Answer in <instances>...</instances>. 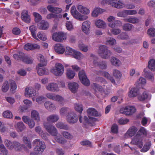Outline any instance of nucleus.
<instances>
[{"label":"nucleus","instance_id":"obj_1","mask_svg":"<svg viewBox=\"0 0 155 155\" xmlns=\"http://www.w3.org/2000/svg\"><path fill=\"white\" fill-rule=\"evenodd\" d=\"M44 128L51 135L55 136L56 141L62 144H64L67 142V140L60 134H58L56 128L53 125H51L47 122H45L44 124Z\"/></svg>","mask_w":155,"mask_h":155},{"label":"nucleus","instance_id":"obj_2","mask_svg":"<svg viewBox=\"0 0 155 155\" xmlns=\"http://www.w3.org/2000/svg\"><path fill=\"white\" fill-rule=\"evenodd\" d=\"M32 143L36 145V146L34 148V154L38 155L41 154L45 148V143L38 139L34 140Z\"/></svg>","mask_w":155,"mask_h":155},{"label":"nucleus","instance_id":"obj_3","mask_svg":"<svg viewBox=\"0 0 155 155\" xmlns=\"http://www.w3.org/2000/svg\"><path fill=\"white\" fill-rule=\"evenodd\" d=\"M98 53L101 58L107 59L112 54V52L108 49V47L104 45H101L99 47Z\"/></svg>","mask_w":155,"mask_h":155},{"label":"nucleus","instance_id":"obj_4","mask_svg":"<svg viewBox=\"0 0 155 155\" xmlns=\"http://www.w3.org/2000/svg\"><path fill=\"white\" fill-rule=\"evenodd\" d=\"M71 12L72 15L76 19L80 21H83L87 20L88 16L86 15H82L76 9L74 5L72 6L71 8Z\"/></svg>","mask_w":155,"mask_h":155},{"label":"nucleus","instance_id":"obj_5","mask_svg":"<svg viewBox=\"0 0 155 155\" xmlns=\"http://www.w3.org/2000/svg\"><path fill=\"white\" fill-rule=\"evenodd\" d=\"M102 3L103 5H110L113 7L117 8H122L124 6V3L120 0H103Z\"/></svg>","mask_w":155,"mask_h":155},{"label":"nucleus","instance_id":"obj_6","mask_svg":"<svg viewBox=\"0 0 155 155\" xmlns=\"http://www.w3.org/2000/svg\"><path fill=\"white\" fill-rule=\"evenodd\" d=\"M64 68L60 63H56L54 68L51 70V72L57 76H61L64 73Z\"/></svg>","mask_w":155,"mask_h":155},{"label":"nucleus","instance_id":"obj_7","mask_svg":"<svg viewBox=\"0 0 155 155\" xmlns=\"http://www.w3.org/2000/svg\"><path fill=\"white\" fill-rule=\"evenodd\" d=\"M67 34L62 32H59L53 34L52 39L57 42H61L66 39Z\"/></svg>","mask_w":155,"mask_h":155},{"label":"nucleus","instance_id":"obj_8","mask_svg":"<svg viewBox=\"0 0 155 155\" xmlns=\"http://www.w3.org/2000/svg\"><path fill=\"white\" fill-rule=\"evenodd\" d=\"M136 111L135 107L133 106H127L121 108L120 110L121 113L129 115L132 114Z\"/></svg>","mask_w":155,"mask_h":155},{"label":"nucleus","instance_id":"obj_9","mask_svg":"<svg viewBox=\"0 0 155 155\" xmlns=\"http://www.w3.org/2000/svg\"><path fill=\"white\" fill-rule=\"evenodd\" d=\"M78 76L80 81L83 84L86 86L90 85V81L84 71L82 70L80 71L78 73Z\"/></svg>","mask_w":155,"mask_h":155},{"label":"nucleus","instance_id":"obj_10","mask_svg":"<svg viewBox=\"0 0 155 155\" xmlns=\"http://www.w3.org/2000/svg\"><path fill=\"white\" fill-rule=\"evenodd\" d=\"M130 143L137 145L138 147L141 148L143 145V138L136 135L132 138Z\"/></svg>","mask_w":155,"mask_h":155},{"label":"nucleus","instance_id":"obj_11","mask_svg":"<svg viewBox=\"0 0 155 155\" xmlns=\"http://www.w3.org/2000/svg\"><path fill=\"white\" fill-rule=\"evenodd\" d=\"M91 22L88 20L85 21L82 24L81 31L86 35H88L90 32Z\"/></svg>","mask_w":155,"mask_h":155},{"label":"nucleus","instance_id":"obj_12","mask_svg":"<svg viewBox=\"0 0 155 155\" xmlns=\"http://www.w3.org/2000/svg\"><path fill=\"white\" fill-rule=\"evenodd\" d=\"M67 120L69 123L74 124L77 121L78 117L74 112H71L67 116Z\"/></svg>","mask_w":155,"mask_h":155},{"label":"nucleus","instance_id":"obj_13","mask_svg":"<svg viewBox=\"0 0 155 155\" xmlns=\"http://www.w3.org/2000/svg\"><path fill=\"white\" fill-rule=\"evenodd\" d=\"M47 90L50 91L58 92L59 91L58 84L52 82L49 83L46 87Z\"/></svg>","mask_w":155,"mask_h":155},{"label":"nucleus","instance_id":"obj_14","mask_svg":"<svg viewBox=\"0 0 155 155\" xmlns=\"http://www.w3.org/2000/svg\"><path fill=\"white\" fill-rule=\"evenodd\" d=\"M36 94V91L32 87H28L25 88L24 95L26 97H30L35 96Z\"/></svg>","mask_w":155,"mask_h":155},{"label":"nucleus","instance_id":"obj_15","mask_svg":"<svg viewBox=\"0 0 155 155\" xmlns=\"http://www.w3.org/2000/svg\"><path fill=\"white\" fill-rule=\"evenodd\" d=\"M95 55L91 54L90 59H93V63L95 66H98L101 69H105L107 68L106 63L105 61H102L98 63L97 61L94 59Z\"/></svg>","mask_w":155,"mask_h":155},{"label":"nucleus","instance_id":"obj_16","mask_svg":"<svg viewBox=\"0 0 155 155\" xmlns=\"http://www.w3.org/2000/svg\"><path fill=\"white\" fill-rule=\"evenodd\" d=\"M104 87H103L95 83L93 84V87L95 90L103 93L102 94H104V96H105L109 94V91L107 90L105 91V85H104Z\"/></svg>","mask_w":155,"mask_h":155},{"label":"nucleus","instance_id":"obj_17","mask_svg":"<svg viewBox=\"0 0 155 155\" xmlns=\"http://www.w3.org/2000/svg\"><path fill=\"white\" fill-rule=\"evenodd\" d=\"M68 85L70 90L73 93H75L77 91L79 87L78 84L74 82H69Z\"/></svg>","mask_w":155,"mask_h":155},{"label":"nucleus","instance_id":"obj_18","mask_svg":"<svg viewBox=\"0 0 155 155\" xmlns=\"http://www.w3.org/2000/svg\"><path fill=\"white\" fill-rule=\"evenodd\" d=\"M137 130V128L134 126L130 127L125 134V137L128 138V137H131L134 136L136 134Z\"/></svg>","mask_w":155,"mask_h":155},{"label":"nucleus","instance_id":"obj_19","mask_svg":"<svg viewBox=\"0 0 155 155\" xmlns=\"http://www.w3.org/2000/svg\"><path fill=\"white\" fill-rule=\"evenodd\" d=\"M139 90L137 87L132 88L128 93V96L130 98H134L139 94Z\"/></svg>","mask_w":155,"mask_h":155},{"label":"nucleus","instance_id":"obj_20","mask_svg":"<svg viewBox=\"0 0 155 155\" xmlns=\"http://www.w3.org/2000/svg\"><path fill=\"white\" fill-rule=\"evenodd\" d=\"M87 112L89 118L90 119H93L91 117V116L98 117L101 116V114L98 113L95 109L93 108L88 109Z\"/></svg>","mask_w":155,"mask_h":155},{"label":"nucleus","instance_id":"obj_21","mask_svg":"<svg viewBox=\"0 0 155 155\" xmlns=\"http://www.w3.org/2000/svg\"><path fill=\"white\" fill-rule=\"evenodd\" d=\"M54 50L57 53L62 54L64 52L65 48L62 45L58 43L54 45Z\"/></svg>","mask_w":155,"mask_h":155},{"label":"nucleus","instance_id":"obj_22","mask_svg":"<svg viewBox=\"0 0 155 155\" xmlns=\"http://www.w3.org/2000/svg\"><path fill=\"white\" fill-rule=\"evenodd\" d=\"M49 23L47 21L43 20L41 21L38 25V28L41 30H46L49 27Z\"/></svg>","mask_w":155,"mask_h":155},{"label":"nucleus","instance_id":"obj_23","mask_svg":"<svg viewBox=\"0 0 155 155\" xmlns=\"http://www.w3.org/2000/svg\"><path fill=\"white\" fill-rule=\"evenodd\" d=\"M59 119V116L56 114H52L48 116L47 118V120L48 122L47 123H48L50 125L51 124H50L49 122L54 123L58 121ZM45 122H44L43 124Z\"/></svg>","mask_w":155,"mask_h":155},{"label":"nucleus","instance_id":"obj_24","mask_svg":"<svg viewBox=\"0 0 155 155\" xmlns=\"http://www.w3.org/2000/svg\"><path fill=\"white\" fill-rule=\"evenodd\" d=\"M77 8L78 11L83 14L87 15L90 13V10L86 7L82 5H78L77 6Z\"/></svg>","mask_w":155,"mask_h":155},{"label":"nucleus","instance_id":"obj_25","mask_svg":"<svg viewBox=\"0 0 155 155\" xmlns=\"http://www.w3.org/2000/svg\"><path fill=\"white\" fill-rule=\"evenodd\" d=\"M45 108L50 111L52 112L56 109L55 104L50 101H47L44 104Z\"/></svg>","mask_w":155,"mask_h":155},{"label":"nucleus","instance_id":"obj_26","mask_svg":"<svg viewBox=\"0 0 155 155\" xmlns=\"http://www.w3.org/2000/svg\"><path fill=\"white\" fill-rule=\"evenodd\" d=\"M97 74L100 75H102L105 77L107 78V79L109 80L112 83L114 84L115 83V81L113 78L111 77L109 73L106 72H103L101 71H97L96 72Z\"/></svg>","mask_w":155,"mask_h":155},{"label":"nucleus","instance_id":"obj_27","mask_svg":"<svg viewBox=\"0 0 155 155\" xmlns=\"http://www.w3.org/2000/svg\"><path fill=\"white\" fill-rule=\"evenodd\" d=\"M40 46L37 44H32L27 43L24 46V49L26 50H32L35 49L40 48Z\"/></svg>","mask_w":155,"mask_h":155},{"label":"nucleus","instance_id":"obj_28","mask_svg":"<svg viewBox=\"0 0 155 155\" xmlns=\"http://www.w3.org/2000/svg\"><path fill=\"white\" fill-rule=\"evenodd\" d=\"M21 18L22 20L27 23H29L30 21V16L28 14V11L27 10H23L21 13Z\"/></svg>","mask_w":155,"mask_h":155},{"label":"nucleus","instance_id":"obj_29","mask_svg":"<svg viewBox=\"0 0 155 155\" xmlns=\"http://www.w3.org/2000/svg\"><path fill=\"white\" fill-rule=\"evenodd\" d=\"M20 56H21V60L24 62L28 64H31L33 62V59L29 57L28 56L25 55L24 53H21L20 54Z\"/></svg>","mask_w":155,"mask_h":155},{"label":"nucleus","instance_id":"obj_30","mask_svg":"<svg viewBox=\"0 0 155 155\" xmlns=\"http://www.w3.org/2000/svg\"><path fill=\"white\" fill-rule=\"evenodd\" d=\"M146 83V79L144 78L140 77L137 81L135 85L138 87L143 88Z\"/></svg>","mask_w":155,"mask_h":155},{"label":"nucleus","instance_id":"obj_31","mask_svg":"<svg viewBox=\"0 0 155 155\" xmlns=\"http://www.w3.org/2000/svg\"><path fill=\"white\" fill-rule=\"evenodd\" d=\"M13 143L14 144V148L16 151H21L25 147V145L24 144H21L17 141H14Z\"/></svg>","mask_w":155,"mask_h":155},{"label":"nucleus","instance_id":"obj_32","mask_svg":"<svg viewBox=\"0 0 155 155\" xmlns=\"http://www.w3.org/2000/svg\"><path fill=\"white\" fill-rule=\"evenodd\" d=\"M15 127L17 131L21 132L25 129L26 127L23 122L21 121L17 123Z\"/></svg>","mask_w":155,"mask_h":155},{"label":"nucleus","instance_id":"obj_33","mask_svg":"<svg viewBox=\"0 0 155 155\" xmlns=\"http://www.w3.org/2000/svg\"><path fill=\"white\" fill-rule=\"evenodd\" d=\"M148 133V131L144 127H141L137 132L136 135L143 138V137L146 136Z\"/></svg>","mask_w":155,"mask_h":155},{"label":"nucleus","instance_id":"obj_34","mask_svg":"<svg viewBox=\"0 0 155 155\" xmlns=\"http://www.w3.org/2000/svg\"><path fill=\"white\" fill-rule=\"evenodd\" d=\"M42 67H39L38 65L37 67V73L40 76L44 74H46L48 73V70L45 68H42Z\"/></svg>","mask_w":155,"mask_h":155},{"label":"nucleus","instance_id":"obj_35","mask_svg":"<svg viewBox=\"0 0 155 155\" xmlns=\"http://www.w3.org/2000/svg\"><path fill=\"white\" fill-rule=\"evenodd\" d=\"M151 95L146 91L144 92L142 94L138 97V99L140 101H143L146 99L150 100L151 98Z\"/></svg>","mask_w":155,"mask_h":155},{"label":"nucleus","instance_id":"obj_36","mask_svg":"<svg viewBox=\"0 0 155 155\" xmlns=\"http://www.w3.org/2000/svg\"><path fill=\"white\" fill-rule=\"evenodd\" d=\"M31 117L38 122L40 121V117L39 113L36 110H33L31 111Z\"/></svg>","mask_w":155,"mask_h":155},{"label":"nucleus","instance_id":"obj_37","mask_svg":"<svg viewBox=\"0 0 155 155\" xmlns=\"http://www.w3.org/2000/svg\"><path fill=\"white\" fill-rule=\"evenodd\" d=\"M66 74L67 78L69 79H73L75 75V73L71 69L68 68L67 69Z\"/></svg>","mask_w":155,"mask_h":155},{"label":"nucleus","instance_id":"obj_38","mask_svg":"<svg viewBox=\"0 0 155 155\" xmlns=\"http://www.w3.org/2000/svg\"><path fill=\"white\" fill-rule=\"evenodd\" d=\"M36 132L38 133L44 139H46V135L44 133L41 129V127L39 126H37L35 128Z\"/></svg>","mask_w":155,"mask_h":155},{"label":"nucleus","instance_id":"obj_39","mask_svg":"<svg viewBox=\"0 0 155 155\" xmlns=\"http://www.w3.org/2000/svg\"><path fill=\"white\" fill-rule=\"evenodd\" d=\"M95 24L96 26L98 28H104L106 26V24L105 22L101 19H98L96 21Z\"/></svg>","mask_w":155,"mask_h":155},{"label":"nucleus","instance_id":"obj_40","mask_svg":"<svg viewBox=\"0 0 155 155\" xmlns=\"http://www.w3.org/2000/svg\"><path fill=\"white\" fill-rule=\"evenodd\" d=\"M110 61L113 65L116 66H119L121 64V61L117 58L114 57H112Z\"/></svg>","mask_w":155,"mask_h":155},{"label":"nucleus","instance_id":"obj_41","mask_svg":"<svg viewBox=\"0 0 155 155\" xmlns=\"http://www.w3.org/2000/svg\"><path fill=\"white\" fill-rule=\"evenodd\" d=\"M38 59L40 62L38 65L39 67H43L46 66L47 62L45 61L44 56L41 54H39L38 56Z\"/></svg>","mask_w":155,"mask_h":155},{"label":"nucleus","instance_id":"obj_42","mask_svg":"<svg viewBox=\"0 0 155 155\" xmlns=\"http://www.w3.org/2000/svg\"><path fill=\"white\" fill-rule=\"evenodd\" d=\"M124 20L125 22L133 24L138 23L139 22V20L138 18L133 17H130L125 18L124 19Z\"/></svg>","mask_w":155,"mask_h":155},{"label":"nucleus","instance_id":"obj_43","mask_svg":"<svg viewBox=\"0 0 155 155\" xmlns=\"http://www.w3.org/2000/svg\"><path fill=\"white\" fill-rule=\"evenodd\" d=\"M75 58L78 60H81L84 58V55L80 52L75 51L72 55Z\"/></svg>","mask_w":155,"mask_h":155},{"label":"nucleus","instance_id":"obj_44","mask_svg":"<svg viewBox=\"0 0 155 155\" xmlns=\"http://www.w3.org/2000/svg\"><path fill=\"white\" fill-rule=\"evenodd\" d=\"M22 140L23 143L27 146L29 149L32 147L31 141L29 138L26 136H24L22 138Z\"/></svg>","mask_w":155,"mask_h":155},{"label":"nucleus","instance_id":"obj_45","mask_svg":"<svg viewBox=\"0 0 155 155\" xmlns=\"http://www.w3.org/2000/svg\"><path fill=\"white\" fill-rule=\"evenodd\" d=\"M4 143L8 149L12 150L14 149V144L13 141L12 142L6 139Z\"/></svg>","mask_w":155,"mask_h":155},{"label":"nucleus","instance_id":"obj_46","mask_svg":"<svg viewBox=\"0 0 155 155\" xmlns=\"http://www.w3.org/2000/svg\"><path fill=\"white\" fill-rule=\"evenodd\" d=\"M115 19V18L112 16H110L107 18V20L108 22L107 25L108 26L111 28H114V23Z\"/></svg>","mask_w":155,"mask_h":155},{"label":"nucleus","instance_id":"obj_47","mask_svg":"<svg viewBox=\"0 0 155 155\" xmlns=\"http://www.w3.org/2000/svg\"><path fill=\"white\" fill-rule=\"evenodd\" d=\"M78 47L81 51L84 52H87L88 49V46L84 45L81 41L78 42Z\"/></svg>","mask_w":155,"mask_h":155},{"label":"nucleus","instance_id":"obj_48","mask_svg":"<svg viewBox=\"0 0 155 155\" xmlns=\"http://www.w3.org/2000/svg\"><path fill=\"white\" fill-rule=\"evenodd\" d=\"M45 99V97L43 96H39L37 97L36 99L35 97H33L32 99L34 101L36 100V102L38 104H41L44 102Z\"/></svg>","mask_w":155,"mask_h":155},{"label":"nucleus","instance_id":"obj_49","mask_svg":"<svg viewBox=\"0 0 155 155\" xmlns=\"http://www.w3.org/2000/svg\"><path fill=\"white\" fill-rule=\"evenodd\" d=\"M148 67L153 71H155V60L151 59L148 63Z\"/></svg>","mask_w":155,"mask_h":155},{"label":"nucleus","instance_id":"obj_50","mask_svg":"<svg viewBox=\"0 0 155 155\" xmlns=\"http://www.w3.org/2000/svg\"><path fill=\"white\" fill-rule=\"evenodd\" d=\"M29 30L31 31V34L33 37L35 39H38L35 31H36L37 28L34 25H31L29 27Z\"/></svg>","mask_w":155,"mask_h":155},{"label":"nucleus","instance_id":"obj_51","mask_svg":"<svg viewBox=\"0 0 155 155\" xmlns=\"http://www.w3.org/2000/svg\"><path fill=\"white\" fill-rule=\"evenodd\" d=\"M57 127L61 129L68 130L69 129V127L68 125L65 124L62 122H58L56 124Z\"/></svg>","mask_w":155,"mask_h":155},{"label":"nucleus","instance_id":"obj_52","mask_svg":"<svg viewBox=\"0 0 155 155\" xmlns=\"http://www.w3.org/2000/svg\"><path fill=\"white\" fill-rule=\"evenodd\" d=\"M8 150L4 145L0 143V155H8Z\"/></svg>","mask_w":155,"mask_h":155},{"label":"nucleus","instance_id":"obj_53","mask_svg":"<svg viewBox=\"0 0 155 155\" xmlns=\"http://www.w3.org/2000/svg\"><path fill=\"white\" fill-rule=\"evenodd\" d=\"M102 9L99 8H94L92 13V16L94 17L98 16L99 14L101 13Z\"/></svg>","mask_w":155,"mask_h":155},{"label":"nucleus","instance_id":"obj_54","mask_svg":"<svg viewBox=\"0 0 155 155\" xmlns=\"http://www.w3.org/2000/svg\"><path fill=\"white\" fill-rule=\"evenodd\" d=\"M74 108L76 111L81 113L83 110L82 104L80 103H76L74 104Z\"/></svg>","mask_w":155,"mask_h":155},{"label":"nucleus","instance_id":"obj_55","mask_svg":"<svg viewBox=\"0 0 155 155\" xmlns=\"http://www.w3.org/2000/svg\"><path fill=\"white\" fill-rule=\"evenodd\" d=\"M151 143L148 142L146 143L143 146L140 151L142 152H145L149 150L151 145Z\"/></svg>","mask_w":155,"mask_h":155},{"label":"nucleus","instance_id":"obj_56","mask_svg":"<svg viewBox=\"0 0 155 155\" xmlns=\"http://www.w3.org/2000/svg\"><path fill=\"white\" fill-rule=\"evenodd\" d=\"M61 133L64 137L68 139L71 140L73 138L72 135L68 132L63 131Z\"/></svg>","mask_w":155,"mask_h":155},{"label":"nucleus","instance_id":"obj_57","mask_svg":"<svg viewBox=\"0 0 155 155\" xmlns=\"http://www.w3.org/2000/svg\"><path fill=\"white\" fill-rule=\"evenodd\" d=\"M74 50L68 46L66 47L65 49V54L66 55H72Z\"/></svg>","mask_w":155,"mask_h":155},{"label":"nucleus","instance_id":"obj_58","mask_svg":"<svg viewBox=\"0 0 155 155\" xmlns=\"http://www.w3.org/2000/svg\"><path fill=\"white\" fill-rule=\"evenodd\" d=\"M133 26L129 23H125L123 26V29L126 31H130L133 28Z\"/></svg>","mask_w":155,"mask_h":155},{"label":"nucleus","instance_id":"obj_59","mask_svg":"<svg viewBox=\"0 0 155 155\" xmlns=\"http://www.w3.org/2000/svg\"><path fill=\"white\" fill-rule=\"evenodd\" d=\"M55 99L54 101H58L62 105H63L65 102V100L64 98L60 95L57 94Z\"/></svg>","mask_w":155,"mask_h":155},{"label":"nucleus","instance_id":"obj_60","mask_svg":"<svg viewBox=\"0 0 155 155\" xmlns=\"http://www.w3.org/2000/svg\"><path fill=\"white\" fill-rule=\"evenodd\" d=\"M62 15H58L53 13H50L47 15L46 16V18L48 19H50L52 18H61L62 17Z\"/></svg>","mask_w":155,"mask_h":155},{"label":"nucleus","instance_id":"obj_61","mask_svg":"<svg viewBox=\"0 0 155 155\" xmlns=\"http://www.w3.org/2000/svg\"><path fill=\"white\" fill-rule=\"evenodd\" d=\"M116 43V40L113 38L110 37L106 39V43L107 45H112Z\"/></svg>","mask_w":155,"mask_h":155},{"label":"nucleus","instance_id":"obj_62","mask_svg":"<svg viewBox=\"0 0 155 155\" xmlns=\"http://www.w3.org/2000/svg\"><path fill=\"white\" fill-rule=\"evenodd\" d=\"M57 94L52 93H48L46 94V96L48 99L55 101Z\"/></svg>","mask_w":155,"mask_h":155},{"label":"nucleus","instance_id":"obj_63","mask_svg":"<svg viewBox=\"0 0 155 155\" xmlns=\"http://www.w3.org/2000/svg\"><path fill=\"white\" fill-rule=\"evenodd\" d=\"M129 121V120L126 118H120L118 119V123L121 125L126 124Z\"/></svg>","mask_w":155,"mask_h":155},{"label":"nucleus","instance_id":"obj_64","mask_svg":"<svg viewBox=\"0 0 155 155\" xmlns=\"http://www.w3.org/2000/svg\"><path fill=\"white\" fill-rule=\"evenodd\" d=\"M10 89L12 91H15L17 88V85L15 82L12 80L9 81Z\"/></svg>","mask_w":155,"mask_h":155}]
</instances>
